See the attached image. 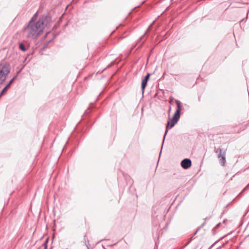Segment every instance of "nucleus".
I'll use <instances>...</instances> for the list:
<instances>
[{
  "instance_id": "423d86ee",
  "label": "nucleus",
  "mask_w": 249,
  "mask_h": 249,
  "mask_svg": "<svg viewBox=\"0 0 249 249\" xmlns=\"http://www.w3.org/2000/svg\"><path fill=\"white\" fill-rule=\"evenodd\" d=\"M176 102L177 105V109L174 114H175L176 116L180 117L181 110L180 102L178 100H176Z\"/></svg>"
},
{
  "instance_id": "20e7f679",
  "label": "nucleus",
  "mask_w": 249,
  "mask_h": 249,
  "mask_svg": "<svg viewBox=\"0 0 249 249\" xmlns=\"http://www.w3.org/2000/svg\"><path fill=\"white\" fill-rule=\"evenodd\" d=\"M192 164L191 160L188 159H185L182 160L181 165L184 169H188L191 167Z\"/></svg>"
},
{
  "instance_id": "f03ea898",
  "label": "nucleus",
  "mask_w": 249,
  "mask_h": 249,
  "mask_svg": "<svg viewBox=\"0 0 249 249\" xmlns=\"http://www.w3.org/2000/svg\"><path fill=\"white\" fill-rule=\"evenodd\" d=\"M10 72L9 65L7 63L0 64V85H1L6 79Z\"/></svg>"
},
{
  "instance_id": "9b49d317",
  "label": "nucleus",
  "mask_w": 249,
  "mask_h": 249,
  "mask_svg": "<svg viewBox=\"0 0 249 249\" xmlns=\"http://www.w3.org/2000/svg\"><path fill=\"white\" fill-rule=\"evenodd\" d=\"M7 87H4V89H2V90L0 93V96H1L4 93V92L7 89Z\"/></svg>"
},
{
  "instance_id": "9d476101",
  "label": "nucleus",
  "mask_w": 249,
  "mask_h": 249,
  "mask_svg": "<svg viewBox=\"0 0 249 249\" xmlns=\"http://www.w3.org/2000/svg\"><path fill=\"white\" fill-rule=\"evenodd\" d=\"M14 78H13L12 80H11L9 83L5 86V87H7V88H8L13 82Z\"/></svg>"
},
{
  "instance_id": "f8f14e48",
  "label": "nucleus",
  "mask_w": 249,
  "mask_h": 249,
  "mask_svg": "<svg viewBox=\"0 0 249 249\" xmlns=\"http://www.w3.org/2000/svg\"><path fill=\"white\" fill-rule=\"evenodd\" d=\"M44 249H47V245H45V247H44Z\"/></svg>"
},
{
  "instance_id": "0eeeda50",
  "label": "nucleus",
  "mask_w": 249,
  "mask_h": 249,
  "mask_svg": "<svg viewBox=\"0 0 249 249\" xmlns=\"http://www.w3.org/2000/svg\"><path fill=\"white\" fill-rule=\"evenodd\" d=\"M219 159V161L222 166H224L225 165V163L226 162V159H225V156L223 155L221 158H220Z\"/></svg>"
},
{
  "instance_id": "1a4fd4ad",
  "label": "nucleus",
  "mask_w": 249,
  "mask_h": 249,
  "mask_svg": "<svg viewBox=\"0 0 249 249\" xmlns=\"http://www.w3.org/2000/svg\"><path fill=\"white\" fill-rule=\"evenodd\" d=\"M223 155H225V153L222 152L221 149H219V153L218 155V158L220 159Z\"/></svg>"
},
{
  "instance_id": "f257e3e1",
  "label": "nucleus",
  "mask_w": 249,
  "mask_h": 249,
  "mask_svg": "<svg viewBox=\"0 0 249 249\" xmlns=\"http://www.w3.org/2000/svg\"><path fill=\"white\" fill-rule=\"evenodd\" d=\"M36 12L32 18L28 25L25 28L24 34L29 38L35 39L40 35L49 24V19L46 16H42L39 20L35 22L37 17Z\"/></svg>"
},
{
  "instance_id": "6e6552de",
  "label": "nucleus",
  "mask_w": 249,
  "mask_h": 249,
  "mask_svg": "<svg viewBox=\"0 0 249 249\" xmlns=\"http://www.w3.org/2000/svg\"><path fill=\"white\" fill-rule=\"evenodd\" d=\"M19 48L21 51L23 52H25L27 50V48L25 47L24 44L23 43H20L19 44Z\"/></svg>"
},
{
  "instance_id": "39448f33",
  "label": "nucleus",
  "mask_w": 249,
  "mask_h": 249,
  "mask_svg": "<svg viewBox=\"0 0 249 249\" xmlns=\"http://www.w3.org/2000/svg\"><path fill=\"white\" fill-rule=\"evenodd\" d=\"M150 74L149 73H148L145 76V77L142 80V90L143 91L146 85H147V81L149 78V77H150Z\"/></svg>"
},
{
  "instance_id": "7ed1b4c3",
  "label": "nucleus",
  "mask_w": 249,
  "mask_h": 249,
  "mask_svg": "<svg viewBox=\"0 0 249 249\" xmlns=\"http://www.w3.org/2000/svg\"><path fill=\"white\" fill-rule=\"evenodd\" d=\"M180 117L178 116H176L175 114L174 115L172 119L168 121L167 124L166 125V129L165 131V135L164 138H165V135H166L168 132V129L171 128L173 127L178 122L179 119Z\"/></svg>"
}]
</instances>
